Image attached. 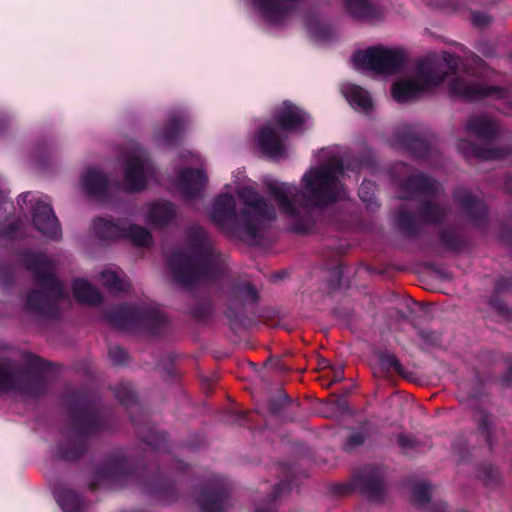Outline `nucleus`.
Instances as JSON below:
<instances>
[{"label": "nucleus", "mask_w": 512, "mask_h": 512, "mask_svg": "<svg viewBox=\"0 0 512 512\" xmlns=\"http://www.w3.org/2000/svg\"><path fill=\"white\" fill-rule=\"evenodd\" d=\"M217 503H218V499H213L212 505L206 506L205 509L210 512H216L217 511Z\"/></svg>", "instance_id": "c85d7f7f"}, {"label": "nucleus", "mask_w": 512, "mask_h": 512, "mask_svg": "<svg viewBox=\"0 0 512 512\" xmlns=\"http://www.w3.org/2000/svg\"><path fill=\"white\" fill-rule=\"evenodd\" d=\"M340 90L342 95L355 110L368 112L372 109V98L362 87L346 82L341 85Z\"/></svg>", "instance_id": "9b49d317"}, {"label": "nucleus", "mask_w": 512, "mask_h": 512, "mask_svg": "<svg viewBox=\"0 0 512 512\" xmlns=\"http://www.w3.org/2000/svg\"><path fill=\"white\" fill-rule=\"evenodd\" d=\"M347 9L353 17H363L367 10L368 0H345Z\"/></svg>", "instance_id": "412c9836"}, {"label": "nucleus", "mask_w": 512, "mask_h": 512, "mask_svg": "<svg viewBox=\"0 0 512 512\" xmlns=\"http://www.w3.org/2000/svg\"><path fill=\"white\" fill-rule=\"evenodd\" d=\"M257 211H258V226L260 225V222L263 218H274L275 217V211L274 209L273 210H268L266 208V204L264 203H261L259 200H258V208H257Z\"/></svg>", "instance_id": "b1692460"}, {"label": "nucleus", "mask_w": 512, "mask_h": 512, "mask_svg": "<svg viewBox=\"0 0 512 512\" xmlns=\"http://www.w3.org/2000/svg\"><path fill=\"white\" fill-rule=\"evenodd\" d=\"M342 373L341 371L337 372V374L335 375V381H340L342 379Z\"/></svg>", "instance_id": "7c9ffc66"}, {"label": "nucleus", "mask_w": 512, "mask_h": 512, "mask_svg": "<svg viewBox=\"0 0 512 512\" xmlns=\"http://www.w3.org/2000/svg\"><path fill=\"white\" fill-rule=\"evenodd\" d=\"M117 352H119L121 355L124 354V351L122 349H116Z\"/></svg>", "instance_id": "473e14b6"}, {"label": "nucleus", "mask_w": 512, "mask_h": 512, "mask_svg": "<svg viewBox=\"0 0 512 512\" xmlns=\"http://www.w3.org/2000/svg\"><path fill=\"white\" fill-rule=\"evenodd\" d=\"M27 375L12 371L9 364H0V395L7 392H24Z\"/></svg>", "instance_id": "ddd939ff"}, {"label": "nucleus", "mask_w": 512, "mask_h": 512, "mask_svg": "<svg viewBox=\"0 0 512 512\" xmlns=\"http://www.w3.org/2000/svg\"><path fill=\"white\" fill-rule=\"evenodd\" d=\"M362 442H363V437L360 434L353 435L351 437V444L352 445H358V444H361Z\"/></svg>", "instance_id": "cd10ccee"}, {"label": "nucleus", "mask_w": 512, "mask_h": 512, "mask_svg": "<svg viewBox=\"0 0 512 512\" xmlns=\"http://www.w3.org/2000/svg\"><path fill=\"white\" fill-rule=\"evenodd\" d=\"M81 184L89 194H96L106 185V178L96 168H89L82 176Z\"/></svg>", "instance_id": "dca6fc26"}, {"label": "nucleus", "mask_w": 512, "mask_h": 512, "mask_svg": "<svg viewBox=\"0 0 512 512\" xmlns=\"http://www.w3.org/2000/svg\"><path fill=\"white\" fill-rule=\"evenodd\" d=\"M208 215L212 222L222 228H246L253 225L256 218V191L253 181L247 179L244 170L234 172L232 182L213 199Z\"/></svg>", "instance_id": "f03ea898"}, {"label": "nucleus", "mask_w": 512, "mask_h": 512, "mask_svg": "<svg viewBox=\"0 0 512 512\" xmlns=\"http://www.w3.org/2000/svg\"><path fill=\"white\" fill-rule=\"evenodd\" d=\"M152 172L145 151L136 147L123 158V184L127 190L138 191L145 187Z\"/></svg>", "instance_id": "6e6552de"}, {"label": "nucleus", "mask_w": 512, "mask_h": 512, "mask_svg": "<svg viewBox=\"0 0 512 512\" xmlns=\"http://www.w3.org/2000/svg\"><path fill=\"white\" fill-rule=\"evenodd\" d=\"M257 5H258V10H259L260 6H261L260 0H258Z\"/></svg>", "instance_id": "72a5a7b5"}, {"label": "nucleus", "mask_w": 512, "mask_h": 512, "mask_svg": "<svg viewBox=\"0 0 512 512\" xmlns=\"http://www.w3.org/2000/svg\"><path fill=\"white\" fill-rule=\"evenodd\" d=\"M248 2L249 5H251L252 7H254L256 5V0H246Z\"/></svg>", "instance_id": "2f4dec72"}, {"label": "nucleus", "mask_w": 512, "mask_h": 512, "mask_svg": "<svg viewBox=\"0 0 512 512\" xmlns=\"http://www.w3.org/2000/svg\"><path fill=\"white\" fill-rule=\"evenodd\" d=\"M413 499L419 504H422L428 501V489L425 485H420L414 488L413 490Z\"/></svg>", "instance_id": "5701e85b"}, {"label": "nucleus", "mask_w": 512, "mask_h": 512, "mask_svg": "<svg viewBox=\"0 0 512 512\" xmlns=\"http://www.w3.org/2000/svg\"><path fill=\"white\" fill-rule=\"evenodd\" d=\"M258 148L272 159H279L283 157L286 152L280 135L273 128H265L262 130L258 138Z\"/></svg>", "instance_id": "f8f14e48"}, {"label": "nucleus", "mask_w": 512, "mask_h": 512, "mask_svg": "<svg viewBox=\"0 0 512 512\" xmlns=\"http://www.w3.org/2000/svg\"><path fill=\"white\" fill-rule=\"evenodd\" d=\"M44 294L41 292H32L28 295V306L30 308H38L42 302Z\"/></svg>", "instance_id": "a878e982"}, {"label": "nucleus", "mask_w": 512, "mask_h": 512, "mask_svg": "<svg viewBox=\"0 0 512 512\" xmlns=\"http://www.w3.org/2000/svg\"><path fill=\"white\" fill-rule=\"evenodd\" d=\"M454 64L455 59L447 53L441 59L436 55L425 58L410 74L395 82L392 88L394 100L400 103L411 101L432 90L444 80L443 70L453 68Z\"/></svg>", "instance_id": "7ed1b4c3"}, {"label": "nucleus", "mask_w": 512, "mask_h": 512, "mask_svg": "<svg viewBox=\"0 0 512 512\" xmlns=\"http://www.w3.org/2000/svg\"><path fill=\"white\" fill-rule=\"evenodd\" d=\"M122 317L127 321H135L140 320L142 318V314L139 310L134 308H125L122 312Z\"/></svg>", "instance_id": "393cba45"}, {"label": "nucleus", "mask_w": 512, "mask_h": 512, "mask_svg": "<svg viewBox=\"0 0 512 512\" xmlns=\"http://www.w3.org/2000/svg\"><path fill=\"white\" fill-rule=\"evenodd\" d=\"M215 258L211 242L202 229L193 232L189 246L171 260V268L183 282L198 278L209 272Z\"/></svg>", "instance_id": "20e7f679"}, {"label": "nucleus", "mask_w": 512, "mask_h": 512, "mask_svg": "<svg viewBox=\"0 0 512 512\" xmlns=\"http://www.w3.org/2000/svg\"><path fill=\"white\" fill-rule=\"evenodd\" d=\"M174 208L168 202L152 204L147 207V221L153 225H163L174 215Z\"/></svg>", "instance_id": "4468645a"}, {"label": "nucleus", "mask_w": 512, "mask_h": 512, "mask_svg": "<svg viewBox=\"0 0 512 512\" xmlns=\"http://www.w3.org/2000/svg\"><path fill=\"white\" fill-rule=\"evenodd\" d=\"M102 284L113 293L125 291L129 288L128 280L117 269H105L100 274Z\"/></svg>", "instance_id": "2eb2a0df"}, {"label": "nucleus", "mask_w": 512, "mask_h": 512, "mask_svg": "<svg viewBox=\"0 0 512 512\" xmlns=\"http://www.w3.org/2000/svg\"><path fill=\"white\" fill-rule=\"evenodd\" d=\"M178 131V124L172 122L167 126L157 128L154 132V140L157 144H168L176 136Z\"/></svg>", "instance_id": "6ab92c4d"}, {"label": "nucleus", "mask_w": 512, "mask_h": 512, "mask_svg": "<svg viewBox=\"0 0 512 512\" xmlns=\"http://www.w3.org/2000/svg\"><path fill=\"white\" fill-rule=\"evenodd\" d=\"M278 126L286 131L298 132L310 127V115L300 106L290 102H282L275 111Z\"/></svg>", "instance_id": "9d476101"}, {"label": "nucleus", "mask_w": 512, "mask_h": 512, "mask_svg": "<svg viewBox=\"0 0 512 512\" xmlns=\"http://www.w3.org/2000/svg\"><path fill=\"white\" fill-rule=\"evenodd\" d=\"M73 292L75 298L84 303H96L100 299L98 290L84 279L74 281Z\"/></svg>", "instance_id": "f3484780"}, {"label": "nucleus", "mask_w": 512, "mask_h": 512, "mask_svg": "<svg viewBox=\"0 0 512 512\" xmlns=\"http://www.w3.org/2000/svg\"><path fill=\"white\" fill-rule=\"evenodd\" d=\"M380 364L381 366L386 369V370H394V371H400V364L398 362V360L392 356V355H387V356H384L381 358L380 360Z\"/></svg>", "instance_id": "4be33fe9"}, {"label": "nucleus", "mask_w": 512, "mask_h": 512, "mask_svg": "<svg viewBox=\"0 0 512 512\" xmlns=\"http://www.w3.org/2000/svg\"><path fill=\"white\" fill-rule=\"evenodd\" d=\"M318 157L320 166L310 168L302 176L301 191L294 184L265 181L278 212L284 217L294 220L306 205H324L345 197L339 176L344 178L347 168L343 167L338 150L322 149Z\"/></svg>", "instance_id": "f257e3e1"}, {"label": "nucleus", "mask_w": 512, "mask_h": 512, "mask_svg": "<svg viewBox=\"0 0 512 512\" xmlns=\"http://www.w3.org/2000/svg\"><path fill=\"white\" fill-rule=\"evenodd\" d=\"M207 179L200 156L188 152L183 156V167L173 185L183 197L192 199L202 193L207 184Z\"/></svg>", "instance_id": "0eeeda50"}, {"label": "nucleus", "mask_w": 512, "mask_h": 512, "mask_svg": "<svg viewBox=\"0 0 512 512\" xmlns=\"http://www.w3.org/2000/svg\"><path fill=\"white\" fill-rule=\"evenodd\" d=\"M55 498L63 512H81L80 500L72 491L66 489L58 490L55 492Z\"/></svg>", "instance_id": "a211bd4d"}, {"label": "nucleus", "mask_w": 512, "mask_h": 512, "mask_svg": "<svg viewBox=\"0 0 512 512\" xmlns=\"http://www.w3.org/2000/svg\"><path fill=\"white\" fill-rule=\"evenodd\" d=\"M352 62L354 69L360 72L392 74L402 65L403 55L381 47L369 48L356 52Z\"/></svg>", "instance_id": "423d86ee"}, {"label": "nucleus", "mask_w": 512, "mask_h": 512, "mask_svg": "<svg viewBox=\"0 0 512 512\" xmlns=\"http://www.w3.org/2000/svg\"><path fill=\"white\" fill-rule=\"evenodd\" d=\"M93 229L97 236L103 239H118L126 237L138 246H147L151 243L150 233L143 227L129 225L128 227L110 223L99 219L94 221Z\"/></svg>", "instance_id": "1a4fd4ad"}, {"label": "nucleus", "mask_w": 512, "mask_h": 512, "mask_svg": "<svg viewBox=\"0 0 512 512\" xmlns=\"http://www.w3.org/2000/svg\"><path fill=\"white\" fill-rule=\"evenodd\" d=\"M473 130L480 135L487 136L492 131V126L490 122L485 121L483 127H473Z\"/></svg>", "instance_id": "bb28decb"}, {"label": "nucleus", "mask_w": 512, "mask_h": 512, "mask_svg": "<svg viewBox=\"0 0 512 512\" xmlns=\"http://www.w3.org/2000/svg\"><path fill=\"white\" fill-rule=\"evenodd\" d=\"M452 90L467 98H478L480 96L485 95V91L482 88L475 87V86H466L462 82H456Z\"/></svg>", "instance_id": "aec40b11"}, {"label": "nucleus", "mask_w": 512, "mask_h": 512, "mask_svg": "<svg viewBox=\"0 0 512 512\" xmlns=\"http://www.w3.org/2000/svg\"><path fill=\"white\" fill-rule=\"evenodd\" d=\"M370 185H371L370 183L363 184V185L361 186L360 190H359V195H360V197H361L364 201H367V200H368V197H366V196L364 195V190H365L368 186H370Z\"/></svg>", "instance_id": "c756f323"}, {"label": "nucleus", "mask_w": 512, "mask_h": 512, "mask_svg": "<svg viewBox=\"0 0 512 512\" xmlns=\"http://www.w3.org/2000/svg\"><path fill=\"white\" fill-rule=\"evenodd\" d=\"M18 204L24 210H30L32 223L44 236L55 239L60 235V227L46 196L26 192L19 196Z\"/></svg>", "instance_id": "39448f33"}]
</instances>
